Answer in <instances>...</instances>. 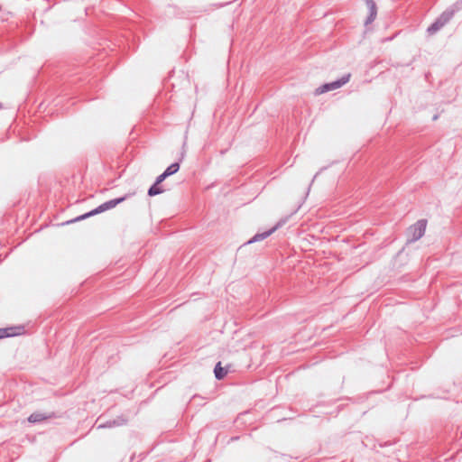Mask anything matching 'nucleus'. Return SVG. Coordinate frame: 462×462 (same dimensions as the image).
<instances>
[{
	"mask_svg": "<svg viewBox=\"0 0 462 462\" xmlns=\"http://www.w3.org/2000/svg\"><path fill=\"white\" fill-rule=\"evenodd\" d=\"M127 197H128V195H125V196L121 197V198H117V199H114L106 201L103 204L99 205L95 209L89 211L88 213H86V214L77 217L75 220L85 219V218H87L88 217H91V216L102 213V212H104L106 210H108V209H111V208H115L116 206H117L118 204H120L123 201H125Z\"/></svg>",
	"mask_w": 462,
	"mask_h": 462,
	"instance_id": "nucleus-1",
	"label": "nucleus"
},
{
	"mask_svg": "<svg viewBox=\"0 0 462 462\" xmlns=\"http://www.w3.org/2000/svg\"><path fill=\"white\" fill-rule=\"evenodd\" d=\"M455 11L452 9H448L444 11L436 21L428 27L427 32L429 34L432 35L439 31L445 24H447L451 18L453 17Z\"/></svg>",
	"mask_w": 462,
	"mask_h": 462,
	"instance_id": "nucleus-2",
	"label": "nucleus"
},
{
	"mask_svg": "<svg viewBox=\"0 0 462 462\" xmlns=\"http://www.w3.org/2000/svg\"><path fill=\"white\" fill-rule=\"evenodd\" d=\"M350 79V74L344 75L341 79L335 80L330 83H326L316 89V94L320 95L328 91L335 90L341 88L343 85L347 83Z\"/></svg>",
	"mask_w": 462,
	"mask_h": 462,
	"instance_id": "nucleus-3",
	"label": "nucleus"
},
{
	"mask_svg": "<svg viewBox=\"0 0 462 462\" xmlns=\"http://www.w3.org/2000/svg\"><path fill=\"white\" fill-rule=\"evenodd\" d=\"M427 226V220L420 219L414 225L411 226L408 232L411 235V242H415L424 236Z\"/></svg>",
	"mask_w": 462,
	"mask_h": 462,
	"instance_id": "nucleus-4",
	"label": "nucleus"
},
{
	"mask_svg": "<svg viewBox=\"0 0 462 462\" xmlns=\"http://www.w3.org/2000/svg\"><path fill=\"white\" fill-rule=\"evenodd\" d=\"M127 423V419L124 416H118L114 420H109L105 423H101L97 426V429H106V428H115L125 425Z\"/></svg>",
	"mask_w": 462,
	"mask_h": 462,
	"instance_id": "nucleus-5",
	"label": "nucleus"
},
{
	"mask_svg": "<svg viewBox=\"0 0 462 462\" xmlns=\"http://www.w3.org/2000/svg\"><path fill=\"white\" fill-rule=\"evenodd\" d=\"M283 222L280 221L279 223H277L273 228H271L270 230L268 231H265L263 233H260V234H256L255 236H253V238H251L247 244H252V243H254V242H258V241H261V240H263L265 238H267L268 236H270L274 231H276L280 226H282Z\"/></svg>",
	"mask_w": 462,
	"mask_h": 462,
	"instance_id": "nucleus-6",
	"label": "nucleus"
},
{
	"mask_svg": "<svg viewBox=\"0 0 462 462\" xmlns=\"http://www.w3.org/2000/svg\"><path fill=\"white\" fill-rule=\"evenodd\" d=\"M369 10V15L365 21V24H369L374 21L377 14V7L374 0H365Z\"/></svg>",
	"mask_w": 462,
	"mask_h": 462,
	"instance_id": "nucleus-7",
	"label": "nucleus"
},
{
	"mask_svg": "<svg viewBox=\"0 0 462 462\" xmlns=\"http://www.w3.org/2000/svg\"><path fill=\"white\" fill-rule=\"evenodd\" d=\"M51 417H52V415H45L41 412H34L29 416L28 420L30 422L35 423V422H41V421L50 419Z\"/></svg>",
	"mask_w": 462,
	"mask_h": 462,
	"instance_id": "nucleus-8",
	"label": "nucleus"
},
{
	"mask_svg": "<svg viewBox=\"0 0 462 462\" xmlns=\"http://www.w3.org/2000/svg\"><path fill=\"white\" fill-rule=\"evenodd\" d=\"M214 373H215L216 378L218 380H221L226 375L227 370L226 368H223L221 366V363L218 362L215 366Z\"/></svg>",
	"mask_w": 462,
	"mask_h": 462,
	"instance_id": "nucleus-9",
	"label": "nucleus"
},
{
	"mask_svg": "<svg viewBox=\"0 0 462 462\" xmlns=\"http://www.w3.org/2000/svg\"><path fill=\"white\" fill-rule=\"evenodd\" d=\"M163 192V189L156 182L148 189L149 196H155Z\"/></svg>",
	"mask_w": 462,
	"mask_h": 462,
	"instance_id": "nucleus-10",
	"label": "nucleus"
},
{
	"mask_svg": "<svg viewBox=\"0 0 462 462\" xmlns=\"http://www.w3.org/2000/svg\"><path fill=\"white\" fill-rule=\"evenodd\" d=\"M180 169V164L178 162H174L172 164H171L165 171L164 172L168 175V176H171L174 173H176Z\"/></svg>",
	"mask_w": 462,
	"mask_h": 462,
	"instance_id": "nucleus-11",
	"label": "nucleus"
},
{
	"mask_svg": "<svg viewBox=\"0 0 462 462\" xmlns=\"http://www.w3.org/2000/svg\"><path fill=\"white\" fill-rule=\"evenodd\" d=\"M13 329L14 328H0V339L17 335V333H8V330Z\"/></svg>",
	"mask_w": 462,
	"mask_h": 462,
	"instance_id": "nucleus-12",
	"label": "nucleus"
},
{
	"mask_svg": "<svg viewBox=\"0 0 462 462\" xmlns=\"http://www.w3.org/2000/svg\"><path fill=\"white\" fill-rule=\"evenodd\" d=\"M167 177H169L165 172L162 173L161 175H159L156 179V183L157 184H160L162 183Z\"/></svg>",
	"mask_w": 462,
	"mask_h": 462,
	"instance_id": "nucleus-13",
	"label": "nucleus"
},
{
	"mask_svg": "<svg viewBox=\"0 0 462 462\" xmlns=\"http://www.w3.org/2000/svg\"><path fill=\"white\" fill-rule=\"evenodd\" d=\"M8 333H15L14 328L13 330H8Z\"/></svg>",
	"mask_w": 462,
	"mask_h": 462,
	"instance_id": "nucleus-14",
	"label": "nucleus"
},
{
	"mask_svg": "<svg viewBox=\"0 0 462 462\" xmlns=\"http://www.w3.org/2000/svg\"><path fill=\"white\" fill-rule=\"evenodd\" d=\"M2 108V105L0 104V109Z\"/></svg>",
	"mask_w": 462,
	"mask_h": 462,
	"instance_id": "nucleus-15",
	"label": "nucleus"
}]
</instances>
